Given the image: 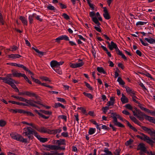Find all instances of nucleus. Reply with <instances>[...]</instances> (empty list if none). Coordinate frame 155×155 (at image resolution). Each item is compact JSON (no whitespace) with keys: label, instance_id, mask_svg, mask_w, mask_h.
I'll list each match as a JSON object with an SVG mask.
<instances>
[{"label":"nucleus","instance_id":"obj_1","mask_svg":"<svg viewBox=\"0 0 155 155\" xmlns=\"http://www.w3.org/2000/svg\"><path fill=\"white\" fill-rule=\"evenodd\" d=\"M136 137L141 140L146 141L147 143L153 146L154 142L153 141L152 138L150 139L149 137L143 133H141L140 135H137Z\"/></svg>","mask_w":155,"mask_h":155},{"label":"nucleus","instance_id":"obj_2","mask_svg":"<svg viewBox=\"0 0 155 155\" xmlns=\"http://www.w3.org/2000/svg\"><path fill=\"white\" fill-rule=\"evenodd\" d=\"M37 132L35 130H32L30 127H27L24 128L22 134L25 136H27L29 139H30L31 136L30 135L34 134L35 136L37 134Z\"/></svg>","mask_w":155,"mask_h":155},{"label":"nucleus","instance_id":"obj_3","mask_svg":"<svg viewBox=\"0 0 155 155\" xmlns=\"http://www.w3.org/2000/svg\"><path fill=\"white\" fill-rule=\"evenodd\" d=\"M34 111L36 113L39 115L40 117H41L45 119H48L49 116H46L44 115V114L46 115H51L52 114V112L50 111L42 110H40L39 111L35 110Z\"/></svg>","mask_w":155,"mask_h":155},{"label":"nucleus","instance_id":"obj_4","mask_svg":"<svg viewBox=\"0 0 155 155\" xmlns=\"http://www.w3.org/2000/svg\"><path fill=\"white\" fill-rule=\"evenodd\" d=\"M133 112L134 115L136 116L140 120H143L144 117H145L146 115L145 114L137 108H135L134 110H133Z\"/></svg>","mask_w":155,"mask_h":155},{"label":"nucleus","instance_id":"obj_5","mask_svg":"<svg viewBox=\"0 0 155 155\" xmlns=\"http://www.w3.org/2000/svg\"><path fill=\"white\" fill-rule=\"evenodd\" d=\"M64 62L63 61H61L59 62H58L55 60H53L50 62V66L53 69H54L57 67L60 66L63 64Z\"/></svg>","mask_w":155,"mask_h":155},{"label":"nucleus","instance_id":"obj_6","mask_svg":"<svg viewBox=\"0 0 155 155\" xmlns=\"http://www.w3.org/2000/svg\"><path fill=\"white\" fill-rule=\"evenodd\" d=\"M95 13L93 12H90V16L92 18V20L97 25L99 26L101 24L99 22L97 18L96 17H94Z\"/></svg>","mask_w":155,"mask_h":155},{"label":"nucleus","instance_id":"obj_7","mask_svg":"<svg viewBox=\"0 0 155 155\" xmlns=\"http://www.w3.org/2000/svg\"><path fill=\"white\" fill-rule=\"evenodd\" d=\"M127 92L131 96L134 94H135L136 92L132 88L127 86L124 87Z\"/></svg>","mask_w":155,"mask_h":155},{"label":"nucleus","instance_id":"obj_8","mask_svg":"<svg viewBox=\"0 0 155 155\" xmlns=\"http://www.w3.org/2000/svg\"><path fill=\"white\" fill-rule=\"evenodd\" d=\"M108 44V46L110 50H112L114 48L115 50L118 48L117 45L113 41L110 42V43L109 42H107Z\"/></svg>","mask_w":155,"mask_h":155},{"label":"nucleus","instance_id":"obj_9","mask_svg":"<svg viewBox=\"0 0 155 155\" xmlns=\"http://www.w3.org/2000/svg\"><path fill=\"white\" fill-rule=\"evenodd\" d=\"M58 147L57 145H48V148H46V150H47L50 151V150H57Z\"/></svg>","mask_w":155,"mask_h":155},{"label":"nucleus","instance_id":"obj_10","mask_svg":"<svg viewBox=\"0 0 155 155\" xmlns=\"http://www.w3.org/2000/svg\"><path fill=\"white\" fill-rule=\"evenodd\" d=\"M17 136L18 137L16 140L24 143L27 142L28 140L27 139L23 138L21 135L18 134Z\"/></svg>","mask_w":155,"mask_h":155},{"label":"nucleus","instance_id":"obj_11","mask_svg":"<svg viewBox=\"0 0 155 155\" xmlns=\"http://www.w3.org/2000/svg\"><path fill=\"white\" fill-rule=\"evenodd\" d=\"M28 104L35 107H36L38 108H40L38 106L36 105L35 104L36 103V101H34L33 100H28L27 99V101L26 102Z\"/></svg>","mask_w":155,"mask_h":155},{"label":"nucleus","instance_id":"obj_12","mask_svg":"<svg viewBox=\"0 0 155 155\" xmlns=\"http://www.w3.org/2000/svg\"><path fill=\"white\" fill-rule=\"evenodd\" d=\"M137 150H140L143 152H145L146 148L145 147V144L142 143H140L138 146Z\"/></svg>","mask_w":155,"mask_h":155},{"label":"nucleus","instance_id":"obj_13","mask_svg":"<svg viewBox=\"0 0 155 155\" xmlns=\"http://www.w3.org/2000/svg\"><path fill=\"white\" fill-rule=\"evenodd\" d=\"M35 127L34 128L41 133H46L48 132L47 129L44 127L38 128L35 125Z\"/></svg>","mask_w":155,"mask_h":155},{"label":"nucleus","instance_id":"obj_14","mask_svg":"<svg viewBox=\"0 0 155 155\" xmlns=\"http://www.w3.org/2000/svg\"><path fill=\"white\" fill-rule=\"evenodd\" d=\"M117 117L114 118L113 120V122L114 123V124L119 127H124V126L120 123L118 122L117 120Z\"/></svg>","mask_w":155,"mask_h":155},{"label":"nucleus","instance_id":"obj_15","mask_svg":"<svg viewBox=\"0 0 155 155\" xmlns=\"http://www.w3.org/2000/svg\"><path fill=\"white\" fill-rule=\"evenodd\" d=\"M103 15L104 18L107 20H109L110 18V14L108 12L107 10H104V13L103 14Z\"/></svg>","mask_w":155,"mask_h":155},{"label":"nucleus","instance_id":"obj_16","mask_svg":"<svg viewBox=\"0 0 155 155\" xmlns=\"http://www.w3.org/2000/svg\"><path fill=\"white\" fill-rule=\"evenodd\" d=\"M35 137L41 142L43 143L46 142L48 140V139L47 138L41 137L40 136L38 135L37 133Z\"/></svg>","mask_w":155,"mask_h":155},{"label":"nucleus","instance_id":"obj_17","mask_svg":"<svg viewBox=\"0 0 155 155\" xmlns=\"http://www.w3.org/2000/svg\"><path fill=\"white\" fill-rule=\"evenodd\" d=\"M121 101L123 104L126 103L128 102V99L125 95L122 94V97L120 98Z\"/></svg>","mask_w":155,"mask_h":155},{"label":"nucleus","instance_id":"obj_18","mask_svg":"<svg viewBox=\"0 0 155 155\" xmlns=\"http://www.w3.org/2000/svg\"><path fill=\"white\" fill-rule=\"evenodd\" d=\"M25 95L29 97H34L36 98H37L38 97V96L34 93L30 91H26Z\"/></svg>","mask_w":155,"mask_h":155},{"label":"nucleus","instance_id":"obj_19","mask_svg":"<svg viewBox=\"0 0 155 155\" xmlns=\"http://www.w3.org/2000/svg\"><path fill=\"white\" fill-rule=\"evenodd\" d=\"M8 56L9 58L16 59L20 58L21 56L18 54H12L8 55Z\"/></svg>","mask_w":155,"mask_h":155},{"label":"nucleus","instance_id":"obj_20","mask_svg":"<svg viewBox=\"0 0 155 155\" xmlns=\"http://www.w3.org/2000/svg\"><path fill=\"white\" fill-rule=\"evenodd\" d=\"M19 19L21 20L24 25H27L28 21L27 19L25 17L22 16H20Z\"/></svg>","mask_w":155,"mask_h":155},{"label":"nucleus","instance_id":"obj_21","mask_svg":"<svg viewBox=\"0 0 155 155\" xmlns=\"http://www.w3.org/2000/svg\"><path fill=\"white\" fill-rule=\"evenodd\" d=\"M145 118L146 120L149 121L150 122L155 124V119L153 117L147 116L146 115Z\"/></svg>","mask_w":155,"mask_h":155},{"label":"nucleus","instance_id":"obj_22","mask_svg":"<svg viewBox=\"0 0 155 155\" xmlns=\"http://www.w3.org/2000/svg\"><path fill=\"white\" fill-rule=\"evenodd\" d=\"M12 74L14 76L19 77L21 76L23 77V75L25 74L18 73L17 71H15L12 72Z\"/></svg>","mask_w":155,"mask_h":155},{"label":"nucleus","instance_id":"obj_23","mask_svg":"<svg viewBox=\"0 0 155 155\" xmlns=\"http://www.w3.org/2000/svg\"><path fill=\"white\" fill-rule=\"evenodd\" d=\"M56 143L58 145V146H60L61 145H65V140L64 139H60L56 141Z\"/></svg>","mask_w":155,"mask_h":155},{"label":"nucleus","instance_id":"obj_24","mask_svg":"<svg viewBox=\"0 0 155 155\" xmlns=\"http://www.w3.org/2000/svg\"><path fill=\"white\" fill-rule=\"evenodd\" d=\"M141 128L146 132L148 134L150 135H152V130H151L147 127L145 126H142Z\"/></svg>","mask_w":155,"mask_h":155},{"label":"nucleus","instance_id":"obj_25","mask_svg":"<svg viewBox=\"0 0 155 155\" xmlns=\"http://www.w3.org/2000/svg\"><path fill=\"white\" fill-rule=\"evenodd\" d=\"M144 39L150 44H155V39H154L150 37L149 38H145Z\"/></svg>","mask_w":155,"mask_h":155},{"label":"nucleus","instance_id":"obj_26","mask_svg":"<svg viewBox=\"0 0 155 155\" xmlns=\"http://www.w3.org/2000/svg\"><path fill=\"white\" fill-rule=\"evenodd\" d=\"M117 81L119 83V84L122 86V87H124L125 82L120 77H119L118 78Z\"/></svg>","mask_w":155,"mask_h":155},{"label":"nucleus","instance_id":"obj_27","mask_svg":"<svg viewBox=\"0 0 155 155\" xmlns=\"http://www.w3.org/2000/svg\"><path fill=\"white\" fill-rule=\"evenodd\" d=\"M105 152L104 154H101V155H113L111 151L109 150L107 148H105L104 150Z\"/></svg>","mask_w":155,"mask_h":155},{"label":"nucleus","instance_id":"obj_28","mask_svg":"<svg viewBox=\"0 0 155 155\" xmlns=\"http://www.w3.org/2000/svg\"><path fill=\"white\" fill-rule=\"evenodd\" d=\"M130 119L135 124L139 126L140 125V123L135 117L130 116Z\"/></svg>","mask_w":155,"mask_h":155},{"label":"nucleus","instance_id":"obj_29","mask_svg":"<svg viewBox=\"0 0 155 155\" xmlns=\"http://www.w3.org/2000/svg\"><path fill=\"white\" fill-rule=\"evenodd\" d=\"M53 70L57 73L59 74H62V71L60 66L57 67Z\"/></svg>","mask_w":155,"mask_h":155},{"label":"nucleus","instance_id":"obj_30","mask_svg":"<svg viewBox=\"0 0 155 155\" xmlns=\"http://www.w3.org/2000/svg\"><path fill=\"white\" fill-rule=\"evenodd\" d=\"M14 80L11 78H8L7 77L5 83L10 85L12 82H14Z\"/></svg>","mask_w":155,"mask_h":155},{"label":"nucleus","instance_id":"obj_31","mask_svg":"<svg viewBox=\"0 0 155 155\" xmlns=\"http://www.w3.org/2000/svg\"><path fill=\"white\" fill-rule=\"evenodd\" d=\"M54 106L55 108H58L59 107H61L63 109H64L65 108V106L64 105L59 103H55Z\"/></svg>","mask_w":155,"mask_h":155},{"label":"nucleus","instance_id":"obj_32","mask_svg":"<svg viewBox=\"0 0 155 155\" xmlns=\"http://www.w3.org/2000/svg\"><path fill=\"white\" fill-rule=\"evenodd\" d=\"M97 70L99 73H103L104 74H105L106 73V72L102 67H97Z\"/></svg>","mask_w":155,"mask_h":155},{"label":"nucleus","instance_id":"obj_33","mask_svg":"<svg viewBox=\"0 0 155 155\" xmlns=\"http://www.w3.org/2000/svg\"><path fill=\"white\" fill-rule=\"evenodd\" d=\"M147 23V22L146 21H138L136 23V25L138 26H141L146 24Z\"/></svg>","mask_w":155,"mask_h":155},{"label":"nucleus","instance_id":"obj_34","mask_svg":"<svg viewBox=\"0 0 155 155\" xmlns=\"http://www.w3.org/2000/svg\"><path fill=\"white\" fill-rule=\"evenodd\" d=\"M138 106L142 110H144V111H146L147 112V111H148V109H147L146 108H145L144 107H143V106H142V105L141 104H140V103H138Z\"/></svg>","mask_w":155,"mask_h":155},{"label":"nucleus","instance_id":"obj_35","mask_svg":"<svg viewBox=\"0 0 155 155\" xmlns=\"http://www.w3.org/2000/svg\"><path fill=\"white\" fill-rule=\"evenodd\" d=\"M96 131V129L95 128H91L89 129L88 133L90 135H92L94 134Z\"/></svg>","mask_w":155,"mask_h":155},{"label":"nucleus","instance_id":"obj_36","mask_svg":"<svg viewBox=\"0 0 155 155\" xmlns=\"http://www.w3.org/2000/svg\"><path fill=\"white\" fill-rule=\"evenodd\" d=\"M61 131L62 130L61 128H59L52 130V133L54 134H55L57 133H60Z\"/></svg>","mask_w":155,"mask_h":155},{"label":"nucleus","instance_id":"obj_37","mask_svg":"<svg viewBox=\"0 0 155 155\" xmlns=\"http://www.w3.org/2000/svg\"><path fill=\"white\" fill-rule=\"evenodd\" d=\"M111 110L110 111V112L108 113V114L110 113L111 114V117H112L113 119L117 117V116L118 114H117L115 112H112L111 113Z\"/></svg>","mask_w":155,"mask_h":155},{"label":"nucleus","instance_id":"obj_38","mask_svg":"<svg viewBox=\"0 0 155 155\" xmlns=\"http://www.w3.org/2000/svg\"><path fill=\"white\" fill-rule=\"evenodd\" d=\"M83 94L85 96H87L88 98L91 99H92L93 98V96L90 93H88L86 92H83Z\"/></svg>","mask_w":155,"mask_h":155},{"label":"nucleus","instance_id":"obj_39","mask_svg":"<svg viewBox=\"0 0 155 155\" xmlns=\"http://www.w3.org/2000/svg\"><path fill=\"white\" fill-rule=\"evenodd\" d=\"M61 40H64L65 41H69V39L68 37L66 35H62L60 36Z\"/></svg>","mask_w":155,"mask_h":155},{"label":"nucleus","instance_id":"obj_40","mask_svg":"<svg viewBox=\"0 0 155 155\" xmlns=\"http://www.w3.org/2000/svg\"><path fill=\"white\" fill-rule=\"evenodd\" d=\"M34 16V14L32 15H30L28 17V20L30 24H31L33 22V17Z\"/></svg>","mask_w":155,"mask_h":155},{"label":"nucleus","instance_id":"obj_41","mask_svg":"<svg viewBox=\"0 0 155 155\" xmlns=\"http://www.w3.org/2000/svg\"><path fill=\"white\" fill-rule=\"evenodd\" d=\"M58 118L64 120L65 121H67V116L64 115H59L58 116Z\"/></svg>","mask_w":155,"mask_h":155},{"label":"nucleus","instance_id":"obj_42","mask_svg":"<svg viewBox=\"0 0 155 155\" xmlns=\"http://www.w3.org/2000/svg\"><path fill=\"white\" fill-rule=\"evenodd\" d=\"M21 123L23 124H26L28 125L31 126L33 128H34L35 127V125L34 124H32V123H28L25 121H23V122H22Z\"/></svg>","mask_w":155,"mask_h":155},{"label":"nucleus","instance_id":"obj_43","mask_svg":"<svg viewBox=\"0 0 155 155\" xmlns=\"http://www.w3.org/2000/svg\"><path fill=\"white\" fill-rule=\"evenodd\" d=\"M18 135V134H17L12 133L10 135L12 138L16 140Z\"/></svg>","mask_w":155,"mask_h":155},{"label":"nucleus","instance_id":"obj_44","mask_svg":"<svg viewBox=\"0 0 155 155\" xmlns=\"http://www.w3.org/2000/svg\"><path fill=\"white\" fill-rule=\"evenodd\" d=\"M18 135V134H17L12 133L10 135L12 138L16 140Z\"/></svg>","mask_w":155,"mask_h":155},{"label":"nucleus","instance_id":"obj_45","mask_svg":"<svg viewBox=\"0 0 155 155\" xmlns=\"http://www.w3.org/2000/svg\"><path fill=\"white\" fill-rule=\"evenodd\" d=\"M6 122L3 120H0V126L3 127L6 124Z\"/></svg>","mask_w":155,"mask_h":155},{"label":"nucleus","instance_id":"obj_46","mask_svg":"<svg viewBox=\"0 0 155 155\" xmlns=\"http://www.w3.org/2000/svg\"><path fill=\"white\" fill-rule=\"evenodd\" d=\"M34 50L38 53L40 56H42L44 54V52L39 51L38 49H34Z\"/></svg>","mask_w":155,"mask_h":155},{"label":"nucleus","instance_id":"obj_47","mask_svg":"<svg viewBox=\"0 0 155 155\" xmlns=\"http://www.w3.org/2000/svg\"><path fill=\"white\" fill-rule=\"evenodd\" d=\"M120 149H117L113 153V155H120Z\"/></svg>","mask_w":155,"mask_h":155},{"label":"nucleus","instance_id":"obj_48","mask_svg":"<svg viewBox=\"0 0 155 155\" xmlns=\"http://www.w3.org/2000/svg\"><path fill=\"white\" fill-rule=\"evenodd\" d=\"M57 100L58 101H60V102H62V103H66V101L65 100L62 98L60 97H57Z\"/></svg>","mask_w":155,"mask_h":155},{"label":"nucleus","instance_id":"obj_49","mask_svg":"<svg viewBox=\"0 0 155 155\" xmlns=\"http://www.w3.org/2000/svg\"><path fill=\"white\" fill-rule=\"evenodd\" d=\"M109 109V107L108 106H105V107L102 108V110L104 113L105 114L106 113L107 111Z\"/></svg>","mask_w":155,"mask_h":155},{"label":"nucleus","instance_id":"obj_50","mask_svg":"<svg viewBox=\"0 0 155 155\" xmlns=\"http://www.w3.org/2000/svg\"><path fill=\"white\" fill-rule=\"evenodd\" d=\"M84 63L82 61L81 62L76 63V68L80 67L83 65Z\"/></svg>","mask_w":155,"mask_h":155},{"label":"nucleus","instance_id":"obj_51","mask_svg":"<svg viewBox=\"0 0 155 155\" xmlns=\"http://www.w3.org/2000/svg\"><path fill=\"white\" fill-rule=\"evenodd\" d=\"M16 66L22 68L24 70L26 69V67L22 64L16 63Z\"/></svg>","mask_w":155,"mask_h":155},{"label":"nucleus","instance_id":"obj_52","mask_svg":"<svg viewBox=\"0 0 155 155\" xmlns=\"http://www.w3.org/2000/svg\"><path fill=\"white\" fill-rule=\"evenodd\" d=\"M9 111L12 113H17V109H9Z\"/></svg>","mask_w":155,"mask_h":155},{"label":"nucleus","instance_id":"obj_53","mask_svg":"<svg viewBox=\"0 0 155 155\" xmlns=\"http://www.w3.org/2000/svg\"><path fill=\"white\" fill-rule=\"evenodd\" d=\"M61 135L64 137H67L68 136V134L67 132H63L61 133Z\"/></svg>","mask_w":155,"mask_h":155},{"label":"nucleus","instance_id":"obj_54","mask_svg":"<svg viewBox=\"0 0 155 155\" xmlns=\"http://www.w3.org/2000/svg\"><path fill=\"white\" fill-rule=\"evenodd\" d=\"M23 77L24 78V79L26 80V81H27L29 84H31V82L30 81L28 77L26 76L25 74L23 75Z\"/></svg>","mask_w":155,"mask_h":155},{"label":"nucleus","instance_id":"obj_55","mask_svg":"<svg viewBox=\"0 0 155 155\" xmlns=\"http://www.w3.org/2000/svg\"><path fill=\"white\" fill-rule=\"evenodd\" d=\"M41 79L43 80L44 81H48L49 82H51V80H49V78L47 77H43L41 78Z\"/></svg>","mask_w":155,"mask_h":155},{"label":"nucleus","instance_id":"obj_56","mask_svg":"<svg viewBox=\"0 0 155 155\" xmlns=\"http://www.w3.org/2000/svg\"><path fill=\"white\" fill-rule=\"evenodd\" d=\"M43 154L44 155H55V151H53L51 153H44Z\"/></svg>","mask_w":155,"mask_h":155},{"label":"nucleus","instance_id":"obj_57","mask_svg":"<svg viewBox=\"0 0 155 155\" xmlns=\"http://www.w3.org/2000/svg\"><path fill=\"white\" fill-rule=\"evenodd\" d=\"M78 108L81 110L83 113L86 115H87V114H86V110L84 108L82 107H78Z\"/></svg>","mask_w":155,"mask_h":155},{"label":"nucleus","instance_id":"obj_58","mask_svg":"<svg viewBox=\"0 0 155 155\" xmlns=\"http://www.w3.org/2000/svg\"><path fill=\"white\" fill-rule=\"evenodd\" d=\"M125 107L126 108H127L130 110H132V107L130 104H126L125 106Z\"/></svg>","mask_w":155,"mask_h":155},{"label":"nucleus","instance_id":"obj_59","mask_svg":"<svg viewBox=\"0 0 155 155\" xmlns=\"http://www.w3.org/2000/svg\"><path fill=\"white\" fill-rule=\"evenodd\" d=\"M0 22L2 25L4 24V21L3 20V18L2 14L0 13Z\"/></svg>","mask_w":155,"mask_h":155},{"label":"nucleus","instance_id":"obj_60","mask_svg":"<svg viewBox=\"0 0 155 155\" xmlns=\"http://www.w3.org/2000/svg\"><path fill=\"white\" fill-rule=\"evenodd\" d=\"M133 142V140L132 139H130L129 140L127 141L125 143V145L126 146H128L130 144Z\"/></svg>","mask_w":155,"mask_h":155},{"label":"nucleus","instance_id":"obj_61","mask_svg":"<svg viewBox=\"0 0 155 155\" xmlns=\"http://www.w3.org/2000/svg\"><path fill=\"white\" fill-rule=\"evenodd\" d=\"M18 100L22 101L25 102L26 103L27 99L23 97H20Z\"/></svg>","mask_w":155,"mask_h":155},{"label":"nucleus","instance_id":"obj_62","mask_svg":"<svg viewBox=\"0 0 155 155\" xmlns=\"http://www.w3.org/2000/svg\"><path fill=\"white\" fill-rule=\"evenodd\" d=\"M98 27H97V26H95L94 27V28L97 31L99 32H101V29H100V26H98Z\"/></svg>","mask_w":155,"mask_h":155},{"label":"nucleus","instance_id":"obj_63","mask_svg":"<svg viewBox=\"0 0 155 155\" xmlns=\"http://www.w3.org/2000/svg\"><path fill=\"white\" fill-rule=\"evenodd\" d=\"M135 94H134L133 95L131 96L132 97L133 100L136 103H137V101H136V99L137 98V97L135 96Z\"/></svg>","mask_w":155,"mask_h":155},{"label":"nucleus","instance_id":"obj_64","mask_svg":"<svg viewBox=\"0 0 155 155\" xmlns=\"http://www.w3.org/2000/svg\"><path fill=\"white\" fill-rule=\"evenodd\" d=\"M12 49L11 51H16L18 49V47L15 46H13L11 48Z\"/></svg>","mask_w":155,"mask_h":155}]
</instances>
